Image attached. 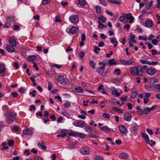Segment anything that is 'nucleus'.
Masks as SVG:
<instances>
[{"mask_svg": "<svg viewBox=\"0 0 160 160\" xmlns=\"http://www.w3.org/2000/svg\"><path fill=\"white\" fill-rule=\"evenodd\" d=\"M131 73L133 75L141 76L143 74V70L139 65L131 67L130 69Z\"/></svg>", "mask_w": 160, "mask_h": 160, "instance_id": "obj_1", "label": "nucleus"}, {"mask_svg": "<svg viewBox=\"0 0 160 160\" xmlns=\"http://www.w3.org/2000/svg\"><path fill=\"white\" fill-rule=\"evenodd\" d=\"M158 81L154 78H151V84L156 88L154 91L156 92H160V84H158Z\"/></svg>", "mask_w": 160, "mask_h": 160, "instance_id": "obj_2", "label": "nucleus"}, {"mask_svg": "<svg viewBox=\"0 0 160 160\" xmlns=\"http://www.w3.org/2000/svg\"><path fill=\"white\" fill-rule=\"evenodd\" d=\"M69 22L73 25L77 24L79 22V18L77 15H73L69 18Z\"/></svg>", "mask_w": 160, "mask_h": 160, "instance_id": "obj_3", "label": "nucleus"}, {"mask_svg": "<svg viewBox=\"0 0 160 160\" xmlns=\"http://www.w3.org/2000/svg\"><path fill=\"white\" fill-rule=\"evenodd\" d=\"M6 118L8 123L13 122L15 120V117L12 112H8L6 114Z\"/></svg>", "mask_w": 160, "mask_h": 160, "instance_id": "obj_4", "label": "nucleus"}, {"mask_svg": "<svg viewBox=\"0 0 160 160\" xmlns=\"http://www.w3.org/2000/svg\"><path fill=\"white\" fill-rule=\"evenodd\" d=\"M119 158L122 159L128 160L130 158V156L128 154L125 152H122L119 154Z\"/></svg>", "mask_w": 160, "mask_h": 160, "instance_id": "obj_5", "label": "nucleus"}, {"mask_svg": "<svg viewBox=\"0 0 160 160\" xmlns=\"http://www.w3.org/2000/svg\"><path fill=\"white\" fill-rule=\"evenodd\" d=\"M118 129L120 132L122 134H126L127 130L126 128L123 125H120L118 127Z\"/></svg>", "mask_w": 160, "mask_h": 160, "instance_id": "obj_6", "label": "nucleus"}, {"mask_svg": "<svg viewBox=\"0 0 160 160\" xmlns=\"http://www.w3.org/2000/svg\"><path fill=\"white\" fill-rule=\"evenodd\" d=\"M80 152L84 155L89 154L90 152L88 148L86 147L82 148L80 150Z\"/></svg>", "mask_w": 160, "mask_h": 160, "instance_id": "obj_7", "label": "nucleus"}, {"mask_svg": "<svg viewBox=\"0 0 160 160\" xmlns=\"http://www.w3.org/2000/svg\"><path fill=\"white\" fill-rule=\"evenodd\" d=\"M112 90L111 94L113 95H115L116 97H118L120 95V93L117 91V90L114 87H112L111 88Z\"/></svg>", "mask_w": 160, "mask_h": 160, "instance_id": "obj_8", "label": "nucleus"}, {"mask_svg": "<svg viewBox=\"0 0 160 160\" xmlns=\"http://www.w3.org/2000/svg\"><path fill=\"white\" fill-rule=\"evenodd\" d=\"M78 28L76 27L72 26L69 30V32L72 34H75L78 31Z\"/></svg>", "mask_w": 160, "mask_h": 160, "instance_id": "obj_9", "label": "nucleus"}, {"mask_svg": "<svg viewBox=\"0 0 160 160\" xmlns=\"http://www.w3.org/2000/svg\"><path fill=\"white\" fill-rule=\"evenodd\" d=\"M131 115L128 113H126L124 114L123 116L124 119L126 121L130 122L132 119Z\"/></svg>", "mask_w": 160, "mask_h": 160, "instance_id": "obj_10", "label": "nucleus"}, {"mask_svg": "<svg viewBox=\"0 0 160 160\" xmlns=\"http://www.w3.org/2000/svg\"><path fill=\"white\" fill-rule=\"evenodd\" d=\"M23 133L25 135H31L33 133V131L29 128H27L23 130Z\"/></svg>", "mask_w": 160, "mask_h": 160, "instance_id": "obj_11", "label": "nucleus"}, {"mask_svg": "<svg viewBox=\"0 0 160 160\" xmlns=\"http://www.w3.org/2000/svg\"><path fill=\"white\" fill-rule=\"evenodd\" d=\"M8 42L13 47H15L16 46V41L12 38H11L9 39Z\"/></svg>", "mask_w": 160, "mask_h": 160, "instance_id": "obj_12", "label": "nucleus"}, {"mask_svg": "<svg viewBox=\"0 0 160 160\" xmlns=\"http://www.w3.org/2000/svg\"><path fill=\"white\" fill-rule=\"evenodd\" d=\"M120 61L126 65H129L130 64L133 63L134 62L131 59L129 60H126L124 59H121L120 60Z\"/></svg>", "mask_w": 160, "mask_h": 160, "instance_id": "obj_13", "label": "nucleus"}, {"mask_svg": "<svg viewBox=\"0 0 160 160\" xmlns=\"http://www.w3.org/2000/svg\"><path fill=\"white\" fill-rule=\"evenodd\" d=\"M141 135L142 138L144 139L146 143L148 144H149V139L148 136L147 134L143 132L142 133Z\"/></svg>", "mask_w": 160, "mask_h": 160, "instance_id": "obj_14", "label": "nucleus"}, {"mask_svg": "<svg viewBox=\"0 0 160 160\" xmlns=\"http://www.w3.org/2000/svg\"><path fill=\"white\" fill-rule=\"evenodd\" d=\"M57 81L60 83H62L65 81L64 76L63 75H59L56 79Z\"/></svg>", "mask_w": 160, "mask_h": 160, "instance_id": "obj_15", "label": "nucleus"}, {"mask_svg": "<svg viewBox=\"0 0 160 160\" xmlns=\"http://www.w3.org/2000/svg\"><path fill=\"white\" fill-rule=\"evenodd\" d=\"M77 126L79 127L83 128L85 126V122L84 121L79 120L77 122Z\"/></svg>", "mask_w": 160, "mask_h": 160, "instance_id": "obj_16", "label": "nucleus"}, {"mask_svg": "<svg viewBox=\"0 0 160 160\" xmlns=\"http://www.w3.org/2000/svg\"><path fill=\"white\" fill-rule=\"evenodd\" d=\"M6 49L8 52L10 53H12L16 52L15 49L12 46H7L6 47Z\"/></svg>", "mask_w": 160, "mask_h": 160, "instance_id": "obj_17", "label": "nucleus"}, {"mask_svg": "<svg viewBox=\"0 0 160 160\" xmlns=\"http://www.w3.org/2000/svg\"><path fill=\"white\" fill-rule=\"evenodd\" d=\"M7 23L9 25H10L12 22L14 21V17L12 16L8 17L7 18Z\"/></svg>", "mask_w": 160, "mask_h": 160, "instance_id": "obj_18", "label": "nucleus"}, {"mask_svg": "<svg viewBox=\"0 0 160 160\" xmlns=\"http://www.w3.org/2000/svg\"><path fill=\"white\" fill-rule=\"evenodd\" d=\"M119 19L121 22L124 23H127L128 22L127 19L125 17L123 16H120Z\"/></svg>", "mask_w": 160, "mask_h": 160, "instance_id": "obj_19", "label": "nucleus"}, {"mask_svg": "<svg viewBox=\"0 0 160 160\" xmlns=\"http://www.w3.org/2000/svg\"><path fill=\"white\" fill-rule=\"evenodd\" d=\"M101 130L104 131L106 132H110V128L107 126H103L100 128Z\"/></svg>", "mask_w": 160, "mask_h": 160, "instance_id": "obj_20", "label": "nucleus"}, {"mask_svg": "<svg viewBox=\"0 0 160 160\" xmlns=\"http://www.w3.org/2000/svg\"><path fill=\"white\" fill-rule=\"evenodd\" d=\"M6 70V67L3 64H0V73L4 72Z\"/></svg>", "mask_w": 160, "mask_h": 160, "instance_id": "obj_21", "label": "nucleus"}, {"mask_svg": "<svg viewBox=\"0 0 160 160\" xmlns=\"http://www.w3.org/2000/svg\"><path fill=\"white\" fill-rule=\"evenodd\" d=\"M130 39L129 40V41L132 42L133 43H136V42L135 40V35L134 34H133L132 33L130 34Z\"/></svg>", "mask_w": 160, "mask_h": 160, "instance_id": "obj_22", "label": "nucleus"}, {"mask_svg": "<svg viewBox=\"0 0 160 160\" xmlns=\"http://www.w3.org/2000/svg\"><path fill=\"white\" fill-rule=\"evenodd\" d=\"M138 93V92L137 90H135L133 92H132L131 95V99L133 100L137 95Z\"/></svg>", "mask_w": 160, "mask_h": 160, "instance_id": "obj_23", "label": "nucleus"}, {"mask_svg": "<svg viewBox=\"0 0 160 160\" xmlns=\"http://www.w3.org/2000/svg\"><path fill=\"white\" fill-rule=\"evenodd\" d=\"M43 144V142H41L38 143V145L43 150H46L47 149V147Z\"/></svg>", "mask_w": 160, "mask_h": 160, "instance_id": "obj_24", "label": "nucleus"}, {"mask_svg": "<svg viewBox=\"0 0 160 160\" xmlns=\"http://www.w3.org/2000/svg\"><path fill=\"white\" fill-rule=\"evenodd\" d=\"M75 92L79 93H82L83 92V90L81 87H78L75 89Z\"/></svg>", "mask_w": 160, "mask_h": 160, "instance_id": "obj_25", "label": "nucleus"}, {"mask_svg": "<svg viewBox=\"0 0 160 160\" xmlns=\"http://www.w3.org/2000/svg\"><path fill=\"white\" fill-rule=\"evenodd\" d=\"M150 112V108L148 107H145L143 110V114H147Z\"/></svg>", "mask_w": 160, "mask_h": 160, "instance_id": "obj_26", "label": "nucleus"}, {"mask_svg": "<svg viewBox=\"0 0 160 160\" xmlns=\"http://www.w3.org/2000/svg\"><path fill=\"white\" fill-rule=\"evenodd\" d=\"M20 129V128L19 127L15 125L14 126L13 128H11V130L13 132L17 133L18 131Z\"/></svg>", "mask_w": 160, "mask_h": 160, "instance_id": "obj_27", "label": "nucleus"}, {"mask_svg": "<svg viewBox=\"0 0 160 160\" xmlns=\"http://www.w3.org/2000/svg\"><path fill=\"white\" fill-rule=\"evenodd\" d=\"M36 59V57L35 55H32L28 57V60L30 62H34Z\"/></svg>", "mask_w": 160, "mask_h": 160, "instance_id": "obj_28", "label": "nucleus"}, {"mask_svg": "<svg viewBox=\"0 0 160 160\" xmlns=\"http://www.w3.org/2000/svg\"><path fill=\"white\" fill-rule=\"evenodd\" d=\"M95 8L96 9V12L98 14H100L101 12V8L98 6H96L95 7Z\"/></svg>", "mask_w": 160, "mask_h": 160, "instance_id": "obj_29", "label": "nucleus"}, {"mask_svg": "<svg viewBox=\"0 0 160 160\" xmlns=\"http://www.w3.org/2000/svg\"><path fill=\"white\" fill-rule=\"evenodd\" d=\"M151 52L152 55H159L160 54V51L158 52L156 50L154 49H152L151 51Z\"/></svg>", "mask_w": 160, "mask_h": 160, "instance_id": "obj_30", "label": "nucleus"}, {"mask_svg": "<svg viewBox=\"0 0 160 160\" xmlns=\"http://www.w3.org/2000/svg\"><path fill=\"white\" fill-rule=\"evenodd\" d=\"M108 1L110 3L112 4H116L118 5H120L121 4L120 2L115 0H108Z\"/></svg>", "mask_w": 160, "mask_h": 160, "instance_id": "obj_31", "label": "nucleus"}, {"mask_svg": "<svg viewBox=\"0 0 160 160\" xmlns=\"http://www.w3.org/2000/svg\"><path fill=\"white\" fill-rule=\"evenodd\" d=\"M85 130L88 132H91L92 131V129L89 126H87L85 128Z\"/></svg>", "mask_w": 160, "mask_h": 160, "instance_id": "obj_32", "label": "nucleus"}, {"mask_svg": "<svg viewBox=\"0 0 160 160\" xmlns=\"http://www.w3.org/2000/svg\"><path fill=\"white\" fill-rule=\"evenodd\" d=\"M98 19L100 20L103 23H104L107 19L106 18L104 17L102 15H101L100 17H99Z\"/></svg>", "mask_w": 160, "mask_h": 160, "instance_id": "obj_33", "label": "nucleus"}, {"mask_svg": "<svg viewBox=\"0 0 160 160\" xmlns=\"http://www.w3.org/2000/svg\"><path fill=\"white\" fill-rule=\"evenodd\" d=\"M89 64L90 66L93 68L94 69L95 68V63L92 60H90L89 62Z\"/></svg>", "mask_w": 160, "mask_h": 160, "instance_id": "obj_34", "label": "nucleus"}, {"mask_svg": "<svg viewBox=\"0 0 160 160\" xmlns=\"http://www.w3.org/2000/svg\"><path fill=\"white\" fill-rule=\"evenodd\" d=\"M136 109L138 110V112L139 115H142L143 114V110L141 109L139 107H136Z\"/></svg>", "mask_w": 160, "mask_h": 160, "instance_id": "obj_35", "label": "nucleus"}, {"mask_svg": "<svg viewBox=\"0 0 160 160\" xmlns=\"http://www.w3.org/2000/svg\"><path fill=\"white\" fill-rule=\"evenodd\" d=\"M102 117L106 119H109L110 118V115L109 114L106 113H103L102 114Z\"/></svg>", "mask_w": 160, "mask_h": 160, "instance_id": "obj_36", "label": "nucleus"}, {"mask_svg": "<svg viewBox=\"0 0 160 160\" xmlns=\"http://www.w3.org/2000/svg\"><path fill=\"white\" fill-rule=\"evenodd\" d=\"M61 114L65 117H69L70 116V113L67 111L62 112Z\"/></svg>", "mask_w": 160, "mask_h": 160, "instance_id": "obj_37", "label": "nucleus"}, {"mask_svg": "<svg viewBox=\"0 0 160 160\" xmlns=\"http://www.w3.org/2000/svg\"><path fill=\"white\" fill-rule=\"evenodd\" d=\"M116 61L114 59H111L109 62V63L111 66H112L115 65L116 63Z\"/></svg>", "mask_w": 160, "mask_h": 160, "instance_id": "obj_38", "label": "nucleus"}, {"mask_svg": "<svg viewBox=\"0 0 160 160\" xmlns=\"http://www.w3.org/2000/svg\"><path fill=\"white\" fill-rule=\"evenodd\" d=\"M99 3L102 5L105 6H107V4L105 0H99Z\"/></svg>", "mask_w": 160, "mask_h": 160, "instance_id": "obj_39", "label": "nucleus"}, {"mask_svg": "<svg viewBox=\"0 0 160 160\" xmlns=\"http://www.w3.org/2000/svg\"><path fill=\"white\" fill-rule=\"evenodd\" d=\"M26 89L25 88L23 87H21L19 88V92L22 94L26 92Z\"/></svg>", "mask_w": 160, "mask_h": 160, "instance_id": "obj_40", "label": "nucleus"}, {"mask_svg": "<svg viewBox=\"0 0 160 160\" xmlns=\"http://www.w3.org/2000/svg\"><path fill=\"white\" fill-rule=\"evenodd\" d=\"M141 62L142 64H148L149 65H150V62L147 60H141Z\"/></svg>", "mask_w": 160, "mask_h": 160, "instance_id": "obj_41", "label": "nucleus"}, {"mask_svg": "<svg viewBox=\"0 0 160 160\" xmlns=\"http://www.w3.org/2000/svg\"><path fill=\"white\" fill-rule=\"evenodd\" d=\"M125 15L126 18L127 19L128 21V19H129L131 17H132V14L131 13H129L128 14H125Z\"/></svg>", "mask_w": 160, "mask_h": 160, "instance_id": "obj_42", "label": "nucleus"}, {"mask_svg": "<svg viewBox=\"0 0 160 160\" xmlns=\"http://www.w3.org/2000/svg\"><path fill=\"white\" fill-rule=\"evenodd\" d=\"M98 23L99 24L98 27L99 29H102L104 28V25L100 21H98Z\"/></svg>", "mask_w": 160, "mask_h": 160, "instance_id": "obj_43", "label": "nucleus"}, {"mask_svg": "<svg viewBox=\"0 0 160 160\" xmlns=\"http://www.w3.org/2000/svg\"><path fill=\"white\" fill-rule=\"evenodd\" d=\"M145 26L147 27H150V20H148L146 21L145 22Z\"/></svg>", "mask_w": 160, "mask_h": 160, "instance_id": "obj_44", "label": "nucleus"}, {"mask_svg": "<svg viewBox=\"0 0 160 160\" xmlns=\"http://www.w3.org/2000/svg\"><path fill=\"white\" fill-rule=\"evenodd\" d=\"M151 40L152 42L153 45H156L158 44V40H157L155 39H153Z\"/></svg>", "mask_w": 160, "mask_h": 160, "instance_id": "obj_45", "label": "nucleus"}, {"mask_svg": "<svg viewBox=\"0 0 160 160\" xmlns=\"http://www.w3.org/2000/svg\"><path fill=\"white\" fill-rule=\"evenodd\" d=\"M136 29L139 32L142 33L143 32L142 30L141 29L139 25H137L136 26Z\"/></svg>", "mask_w": 160, "mask_h": 160, "instance_id": "obj_46", "label": "nucleus"}, {"mask_svg": "<svg viewBox=\"0 0 160 160\" xmlns=\"http://www.w3.org/2000/svg\"><path fill=\"white\" fill-rule=\"evenodd\" d=\"M51 1V0H43L42 2V4L43 5L49 4Z\"/></svg>", "mask_w": 160, "mask_h": 160, "instance_id": "obj_47", "label": "nucleus"}, {"mask_svg": "<svg viewBox=\"0 0 160 160\" xmlns=\"http://www.w3.org/2000/svg\"><path fill=\"white\" fill-rule=\"evenodd\" d=\"M114 73L117 75H119L121 73V71L119 68L117 69L114 71Z\"/></svg>", "mask_w": 160, "mask_h": 160, "instance_id": "obj_48", "label": "nucleus"}, {"mask_svg": "<svg viewBox=\"0 0 160 160\" xmlns=\"http://www.w3.org/2000/svg\"><path fill=\"white\" fill-rule=\"evenodd\" d=\"M78 2L81 5H84L85 4V0H78Z\"/></svg>", "mask_w": 160, "mask_h": 160, "instance_id": "obj_49", "label": "nucleus"}, {"mask_svg": "<svg viewBox=\"0 0 160 160\" xmlns=\"http://www.w3.org/2000/svg\"><path fill=\"white\" fill-rule=\"evenodd\" d=\"M63 106L64 108H67L70 107L71 106V104L68 102H66L63 104Z\"/></svg>", "mask_w": 160, "mask_h": 160, "instance_id": "obj_50", "label": "nucleus"}, {"mask_svg": "<svg viewBox=\"0 0 160 160\" xmlns=\"http://www.w3.org/2000/svg\"><path fill=\"white\" fill-rule=\"evenodd\" d=\"M90 136L92 138H97L98 137V136L97 134V133H90Z\"/></svg>", "mask_w": 160, "mask_h": 160, "instance_id": "obj_51", "label": "nucleus"}, {"mask_svg": "<svg viewBox=\"0 0 160 160\" xmlns=\"http://www.w3.org/2000/svg\"><path fill=\"white\" fill-rule=\"evenodd\" d=\"M100 50V49L98 47H94V52H95V53L97 54L98 53V51H99Z\"/></svg>", "mask_w": 160, "mask_h": 160, "instance_id": "obj_52", "label": "nucleus"}, {"mask_svg": "<svg viewBox=\"0 0 160 160\" xmlns=\"http://www.w3.org/2000/svg\"><path fill=\"white\" fill-rule=\"evenodd\" d=\"M112 109L114 110H116L119 111V112L120 113H122L123 112V111L122 109H120L117 107H113L112 108Z\"/></svg>", "mask_w": 160, "mask_h": 160, "instance_id": "obj_53", "label": "nucleus"}, {"mask_svg": "<svg viewBox=\"0 0 160 160\" xmlns=\"http://www.w3.org/2000/svg\"><path fill=\"white\" fill-rule=\"evenodd\" d=\"M78 136L80 138H84L85 137L84 134L82 133H78Z\"/></svg>", "mask_w": 160, "mask_h": 160, "instance_id": "obj_54", "label": "nucleus"}, {"mask_svg": "<svg viewBox=\"0 0 160 160\" xmlns=\"http://www.w3.org/2000/svg\"><path fill=\"white\" fill-rule=\"evenodd\" d=\"M130 25L128 24H127L124 26L123 28L124 29L128 30L130 29Z\"/></svg>", "mask_w": 160, "mask_h": 160, "instance_id": "obj_55", "label": "nucleus"}, {"mask_svg": "<svg viewBox=\"0 0 160 160\" xmlns=\"http://www.w3.org/2000/svg\"><path fill=\"white\" fill-rule=\"evenodd\" d=\"M156 70L153 68H151V75H154L156 72Z\"/></svg>", "mask_w": 160, "mask_h": 160, "instance_id": "obj_56", "label": "nucleus"}, {"mask_svg": "<svg viewBox=\"0 0 160 160\" xmlns=\"http://www.w3.org/2000/svg\"><path fill=\"white\" fill-rule=\"evenodd\" d=\"M8 144L10 147H12L14 145L13 141L12 140H9L8 141Z\"/></svg>", "mask_w": 160, "mask_h": 160, "instance_id": "obj_57", "label": "nucleus"}, {"mask_svg": "<svg viewBox=\"0 0 160 160\" xmlns=\"http://www.w3.org/2000/svg\"><path fill=\"white\" fill-rule=\"evenodd\" d=\"M127 105L128 107V109L129 110H131L132 108V105L131 103H128L127 104Z\"/></svg>", "mask_w": 160, "mask_h": 160, "instance_id": "obj_58", "label": "nucleus"}, {"mask_svg": "<svg viewBox=\"0 0 160 160\" xmlns=\"http://www.w3.org/2000/svg\"><path fill=\"white\" fill-rule=\"evenodd\" d=\"M36 91L35 90H33L32 91L30 92V94L32 96V97H34L36 96L35 93Z\"/></svg>", "mask_w": 160, "mask_h": 160, "instance_id": "obj_59", "label": "nucleus"}, {"mask_svg": "<svg viewBox=\"0 0 160 160\" xmlns=\"http://www.w3.org/2000/svg\"><path fill=\"white\" fill-rule=\"evenodd\" d=\"M84 53L83 52H80L79 54V56L80 57L81 59L84 56Z\"/></svg>", "mask_w": 160, "mask_h": 160, "instance_id": "obj_60", "label": "nucleus"}, {"mask_svg": "<svg viewBox=\"0 0 160 160\" xmlns=\"http://www.w3.org/2000/svg\"><path fill=\"white\" fill-rule=\"evenodd\" d=\"M128 98V97L127 96H125L123 97H122L120 98V100L122 101H126L127 100Z\"/></svg>", "mask_w": 160, "mask_h": 160, "instance_id": "obj_61", "label": "nucleus"}, {"mask_svg": "<svg viewBox=\"0 0 160 160\" xmlns=\"http://www.w3.org/2000/svg\"><path fill=\"white\" fill-rule=\"evenodd\" d=\"M86 40V37L85 33H83L81 35V41H84Z\"/></svg>", "mask_w": 160, "mask_h": 160, "instance_id": "obj_62", "label": "nucleus"}, {"mask_svg": "<svg viewBox=\"0 0 160 160\" xmlns=\"http://www.w3.org/2000/svg\"><path fill=\"white\" fill-rule=\"evenodd\" d=\"M52 85L50 82L48 83V89L50 91L52 89Z\"/></svg>", "mask_w": 160, "mask_h": 160, "instance_id": "obj_63", "label": "nucleus"}, {"mask_svg": "<svg viewBox=\"0 0 160 160\" xmlns=\"http://www.w3.org/2000/svg\"><path fill=\"white\" fill-rule=\"evenodd\" d=\"M55 21L57 22H60L61 21V19L59 17L57 16L55 17Z\"/></svg>", "mask_w": 160, "mask_h": 160, "instance_id": "obj_64", "label": "nucleus"}]
</instances>
